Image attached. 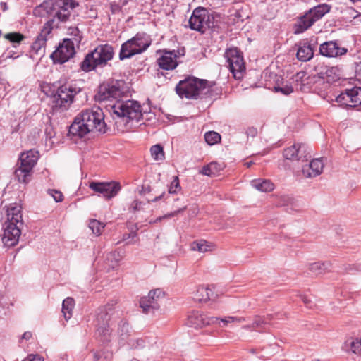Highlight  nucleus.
<instances>
[{"label": "nucleus", "instance_id": "1", "mask_svg": "<svg viewBox=\"0 0 361 361\" xmlns=\"http://www.w3.org/2000/svg\"><path fill=\"white\" fill-rule=\"evenodd\" d=\"M78 6L75 0H48L37 6L34 13L35 15L43 16L47 15L48 20L35 42L32 44V49L36 53L44 52L47 37L54 27H58L61 23L67 22L71 15L72 11Z\"/></svg>", "mask_w": 361, "mask_h": 361}, {"label": "nucleus", "instance_id": "2", "mask_svg": "<svg viewBox=\"0 0 361 361\" xmlns=\"http://www.w3.org/2000/svg\"><path fill=\"white\" fill-rule=\"evenodd\" d=\"M106 132L104 115L102 109L98 106L82 110L69 128V133L79 137H83L90 133Z\"/></svg>", "mask_w": 361, "mask_h": 361}, {"label": "nucleus", "instance_id": "3", "mask_svg": "<svg viewBox=\"0 0 361 361\" xmlns=\"http://www.w3.org/2000/svg\"><path fill=\"white\" fill-rule=\"evenodd\" d=\"M112 111L118 118L115 122L117 126H124L120 129L122 131L131 128L133 123L140 121L143 116L141 105L135 100L118 101L112 106Z\"/></svg>", "mask_w": 361, "mask_h": 361}, {"label": "nucleus", "instance_id": "4", "mask_svg": "<svg viewBox=\"0 0 361 361\" xmlns=\"http://www.w3.org/2000/svg\"><path fill=\"white\" fill-rule=\"evenodd\" d=\"M114 52L113 47L108 44L97 47L93 51L88 54L82 62L81 68L88 72L97 66H104L113 59Z\"/></svg>", "mask_w": 361, "mask_h": 361}, {"label": "nucleus", "instance_id": "5", "mask_svg": "<svg viewBox=\"0 0 361 361\" xmlns=\"http://www.w3.org/2000/svg\"><path fill=\"white\" fill-rule=\"evenodd\" d=\"M151 44L149 37L145 33H137L124 42L121 47L119 59L123 60L145 51Z\"/></svg>", "mask_w": 361, "mask_h": 361}, {"label": "nucleus", "instance_id": "6", "mask_svg": "<svg viewBox=\"0 0 361 361\" xmlns=\"http://www.w3.org/2000/svg\"><path fill=\"white\" fill-rule=\"evenodd\" d=\"M207 81L195 77H188L179 82L176 87L177 94L181 98L196 99L206 88Z\"/></svg>", "mask_w": 361, "mask_h": 361}, {"label": "nucleus", "instance_id": "7", "mask_svg": "<svg viewBox=\"0 0 361 361\" xmlns=\"http://www.w3.org/2000/svg\"><path fill=\"white\" fill-rule=\"evenodd\" d=\"M330 7L326 4L317 5L307 11L301 16L295 25V33H302L310 28L316 21L329 12Z\"/></svg>", "mask_w": 361, "mask_h": 361}, {"label": "nucleus", "instance_id": "8", "mask_svg": "<svg viewBox=\"0 0 361 361\" xmlns=\"http://www.w3.org/2000/svg\"><path fill=\"white\" fill-rule=\"evenodd\" d=\"M39 158L37 151L30 149L23 152L20 157V166L15 171L16 176L22 183H27L31 176L32 170Z\"/></svg>", "mask_w": 361, "mask_h": 361}, {"label": "nucleus", "instance_id": "9", "mask_svg": "<svg viewBox=\"0 0 361 361\" xmlns=\"http://www.w3.org/2000/svg\"><path fill=\"white\" fill-rule=\"evenodd\" d=\"M80 88L68 84L63 85L59 87L54 95L55 104H53L54 109L56 111L67 109L73 102L74 96L80 92Z\"/></svg>", "mask_w": 361, "mask_h": 361}, {"label": "nucleus", "instance_id": "10", "mask_svg": "<svg viewBox=\"0 0 361 361\" xmlns=\"http://www.w3.org/2000/svg\"><path fill=\"white\" fill-rule=\"evenodd\" d=\"M111 307H102L98 309L96 316V336L102 341H108L111 333L110 328Z\"/></svg>", "mask_w": 361, "mask_h": 361}, {"label": "nucleus", "instance_id": "11", "mask_svg": "<svg viewBox=\"0 0 361 361\" xmlns=\"http://www.w3.org/2000/svg\"><path fill=\"white\" fill-rule=\"evenodd\" d=\"M123 93L124 82L122 80H116L101 85L96 97L99 101H105L110 99H118L121 97Z\"/></svg>", "mask_w": 361, "mask_h": 361}, {"label": "nucleus", "instance_id": "12", "mask_svg": "<svg viewBox=\"0 0 361 361\" xmlns=\"http://www.w3.org/2000/svg\"><path fill=\"white\" fill-rule=\"evenodd\" d=\"M164 293L160 288L150 290L147 296L140 299V306L145 314H154L159 310V302L164 298Z\"/></svg>", "mask_w": 361, "mask_h": 361}, {"label": "nucleus", "instance_id": "13", "mask_svg": "<svg viewBox=\"0 0 361 361\" xmlns=\"http://www.w3.org/2000/svg\"><path fill=\"white\" fill-rule=\"evenodd\" d=\"M219 317L209 316L200 311H192L188 316V325L195 329H201L209 325L216 324Z\"/></svg>", "mask_w": 361, "mask_h": 361}, {"label": "nucleus", "instance_id": "14", "mask_svg": "<svg viewBox=\"0 0 361 361\" xmlns=\"http://www.w3.org/2000/svg\"><path fill=\"white\" fill-rule=\"evenodd\" d=\"M75 54L74 42L69 39H64L51 54L54 63L62 64L68 61Z\"/></svg>", "mask_w": 361, "mask_h": 361}, {"label": "nucleus", "instance_id": "15", "mask_svg": "<svg viewBox=\"0 0 361 361\" xmlns=\"http://www.w3.org/2000/svg\"><path fill=\"white\" fill-rule=\"evenodd\" d=\"M225 56L231 70L235 78H240L242 72L245 69L243 58L237 48L226 50Z\"/></svg>", "mask_w": 361, "mask_h": 361}, {"label": "nucleus", "instance_id": "16", "mask_svg": "<svg viewBox=\"0 0 361 361\" xmlns=\"http://www.w3.org/2000/svg\"><path fill=\"white\" fill-rule=\"evenodd\" d=\"M89 186L106 199L115 197L121 190L120 184L117 182H91Z\"/></svg>", "mask_w": 361, "mask_h": 361}, {"label": "nucleus", "instance_id": "17", "mask_svg": "<svg viewBox=\"0 0 361 361\" xmlns=\"http://www.w3.org/2000/svg\"><path fill=\"white\" fill-rule=\"evenodd\" d=\"M209 18L205 10L197 8L189 19L190 27L192 30L204 33L210 27Z\"/></svg>", "mask_w": 361, "mask_h": 361}, {"label": "nucleus", "instance_id": "18", "mask_svg": "<svg viewBox=\"0 0 361 361\" xmlns=\"http://www.w3.org/2000/svg\"><path fill=\"white\" fill-rule=\"evenodd\" d=\"M20 234V226L5 223L1 238L3 244L8 247L15 246L18 243Z\"/></svg>", "mask_w": 361, "mask_h": 361}, {"label": "nucleus", "instance_id": "19", "mask_svg": "<svg viewBox=\"0 0 361 361\" xmlns=\"http://www.w3.org/2000/svg\"><path fill=\"white\" fill-rule=\"evenodd\" d=\"M345 47H340L336 42L329 41L322 44L319 47L320 54L326 57H338L347 53Z\"/></svg>", "mask_w": 361, "mask_h": 361}, {"label": "nucleus", "instance_id": "20", "mask_svg": "<svg viewBox=\"0 0 361 361\" xmlns=\"http://www.w3.org/2000/svg\"><path fill=\"white\" fill-rule=\"evenodd\" d=\"M177 58L175 51H166L157 59V64L164 70H173L178 66Z\"/></svg>", "mask_w": 361, "mask_h": 361}, {"label": "nucleus", "instance_id": "21", "mask_svg": "<svg viewBox=\"0 0 361 361\" xmlns=\"http://www.w3.org/2000/svg\"><path fill=\"white\" fill-rule=\"evenodd\" d=\"M323 168L322 159H314L308 164L302 166V173L305 178H313L320 175Z\"/></svg>", "mask_w": 361, "mask_h": 361}, {"label": "nucleus", "instance_id": "22", "mask_svg": "<svg viewBox=\"0 0 361 361\" xmlns=\"http://www.w3.org/2000/svg\"><path fill=\"white\" fill-rule=\"evenodd\" d=\"M7 221L5 223H13L15 225L22 226L23 218L21 206L17 203L11 204L6 209Z\"/></svg>", "mask_w": 361, "mask_h": 361}, {"label": "nucleus", "instance_id": "23", "mask_svg": "<svg viewBox=\"0 0 361 361\" xmlns=\"http://www.w3.org/2000/svg\"><path fill=\"white\" fill-rule=\"evenodd\" d=\"M314 55V47L308 42H303L299 45L297 58L301 61H310Z\"/></svg>", "mask_w": 361, "mask_h": 361}, {"label": "nucleus", "instance_id": "24", "mask_svg": "<svg viewBox=\"0 0 361 361\" xmlns=\"http://www.w3.org/2000/svg\"><path fill=\"white\" fill-rule=\"evenodd\" d=\"M216 297L214 296L213 290L209 287L201 286L197 289L196 293L194 295L193 299L195 301L200 302H206L210 300H214Z\"/></svg>", "mask_w": 361, "mask_h": 361}, {"label": "nucleus", "instance_id": "25", "mask_svg": "<svg viewBox=\"0 0 361 361\" xmlns=\"http://www.w3.org/2000/svg\"><path fill=\"white\" fill-rule=\"evenodd\" d=\"M331 267V264L329 262H317L311 263L308 265V269L311 274L318 276L329 271Z\"/></svg>", "mask_w": 361, "mask_h": 361}, {"label": "nucleus", "instance_id": "26", "mask_svg": "<svg viewBox=\"0 0 361 361\" xmlns=\"http://www.w3.org/2000/svg\"><path fill=\"white\" fill-rule=\"evenodd\" d=\"M251 185L256 190L264 192H271L274 189V183L267 179L252 180L251 181Z\"/></svg>", "mask_w": 361, "mask_h": 361}, {"label": "nucleus", "instance_id": "27", "mask_svg": "<svg viewBox=\"0 0 361 361\" xmlns=\"http://www.w3.org/2000/svg\"><path fill=\"white\" fill-rule=\"evenodd\" d=\"M4 38L12 44L13 49H16L25 39V36L18 32H11L4 35Z\"/></svg>", "mask_w": 361, "mask_h": 361}, {"label": "nucleus", "instance_id": "28", "mask_svg": "<svg viewBox=\"0 0 361 361\" xmlns=\"http://www.w3.org/2000/svg\"><path fill=\"white\" fill-rule=\"evenodd\" d=\"M323 78L329 83L334 82L340 79L341 70L337 66L329 67L326 68Z\"/></svg>", "mask_w": 361, "mask_h": 361}, {"label": "nucleus", "instance_id": "29", "mask_svg": "<svg viewBox=\"0 0 361 361\" xmlns=\"http://www.w3.org/2000/svg\"><path fill=\"white\" fill-rule=\"evenodd\" d=\"M213 247L212 243L204 240H197L191 244V249L192 250L198 251L202 253L212 250Z\"/></svg>", "mask_w": 361, "mask_h": 361}, {"label": "nucleus", "instance_id": "30", "mask_svg": "<svg viewBox=\"0 0 361 361\" xmlns=\"http://www.w3.org/2000/svg\"><path fill=\"white\" fill-rule=\"evenodd\" d=\"M74 306L75 302L72 298H67L63 301L62 312L66 321L71 317Z\"/></svg>", "mask_w": 361, "mask_h": 361}, {"label": "nucleus", "instance_id": "31", "mask_svg": "<svg viewBox=\"0 0 361 361\" xmlns=\"http://www.w3.org/2000/svg\"><path fill=\"white\" fill-rule=\"evenodd\" d=\"M297 151L295 160L304 161L311 157L310 149L305 144H298Z\"/></svg>", "mask_w": 361, "mask_h": 361}, {"label": "nucleus", "instance_id": "32", "mask_svg": "<svg viewBox=\"0 0 361 361\" xmlns=\"http://www.w3.org/2000/svg\"><path fill=\"white\" fill-rule=\"evenodd\" d=\"M121 259V255L118 252H111L106 255V264L109 269H114L118 264V262Z\"/></svg>", "mask_w": 361, "mask_h": 361}, {"label": "nucleus", "instance_id": "33", "mask_svg": "<svg viewBox=\"0 0 361 361\" xmlns=\"http://www.w3.org/2000/svg\"><path fill=\"white\" fill-rule=\"evenodd\" d=\"M127 343L131 348L138 349L145 347L146 342L145 339L132 334L127 340Z\"/></svg>", "mask_w": 361, "mask_h": 361}, {"label": "nucleus", "instance_id": "34", "mask_svg": "<svg viewBox=\"0 0 361 361\" xmlns=\"http://www.w3.org/2000/svg\"><path fill=\"white\" fill-rule=\"evenodd\" d=\"M351 94L350 89L345 90V92H341L336 97V102L341 105L350 106L351 104Z\"/></svg>", "mask_w": 361, "mask_h": 361}, {"label": "nucleus", "instance_id": "35", "mask_svg": "<svg viewBox=\"0 0 361 361\" xmlns=\"http://www.w3.org/2000/svg\"><path fill=\"white\" fill-rule=\"evenodd\" d=\"M351 104L350 106H361V87H353L350 89Z\"/></svg>", "mask_w": 361, "mask_h": 361}, {"label": "nucleus", "instance_id": "36", "mask_svg": "<svg viewBox=\"0 0 361 361\" xmlns=\"http://www.w3.org/2000/svg\"><path fill=\"white\" fill-rule=\"evenodd\" d=\"M118 334L122 340L126 341L132 336L130 331L129 324L127 322L121 321L118 324Z\"/></svg>", "mask_w": 361, "mask_h": 361}, {"label": "nucleus", "instance_id": "37", "mask_svg": "<svg viewBox=\"0 0 361 361\" xmlns=\"http://www.w3.org/2000/svg\"><path fill=\"white\" fill-rule=\"evenodd\" d=\"M345 345L350 348V350L354 353L361 352V337L351 338L345 342Z\"/></svg>", "mask_w": 361, "mask_h": 361}, {"label": "nucleus", "instance_id": "38", "mask_svg": "<svg viewBox=\"0 0 361 361\" xmlns=\"http://www.w3.org/2000/svg\"><path fill=\"white\" fill-rule=\"evenodd\" d=\"M245 321L244 317L227 316L224 318L219 317V322L216 324L220 326H226L232 323H241Z\"/></svg>", "mask_w": 361, "mask_h": 361}, {"label": "nucleus", "instance_id": "39", "mask_svg": "<svg viewBox=\"0 0 361 361\" xmlns=\"http://www.w3.org/2000/svg\"><path fill=\"white\" fill-rule=\"evenodd\" d=\"M89 228L94 234L99 235L104 228V224L97 219H91L89 221Z\"/></svg>", "mask_w": 361, "mask_h": 361}, {"label": "nucleus", "instance_id": "40", "mask_svg": "<svg viewBox=\"0 0 361 361\" xmlns=\"http://www.w3.org/2000/svg\"><path fill=\"white\" fill-rule=\"evenodd\" d=\"M150 152L154 160L161 161L164 159L163 147L160 145H153L150 149Z\"/></svg>", "mask_w": 361, "mask_h": 361}, {"label": "nucleus", "instance_id": "41", "mask_svg": "<svg viewBox=\"0 0 361 361\" xmlns=\"http://www.w3.org/2000/svg\"><path fill=\"white\" fill-rule=\"evenodd\" d=\"M204 139L209 145L218 143L221 140V135L214 131H209L205 133Z\"/></svg>", "mask_w": 361, "mask_h": 361}, {"label": "nucleus", "instance_id": "42", "mask_svg": "<svg viewBox=\"0 0 361 361\" xmlns=\"http://www.w3.org/2000/svg\"><path fill=\"white\" fill-rule=\"evenodd\" d=\"M293 199L288 195H279L276 197V204L279 207L288 206L291 204Z\"/></svg>", "mask_w": 361, "mask_h": 361}, {"label": "nucleus", "instance_id": "43", "mask_svg": "<svg viewBox=\"0 0 361 361\" xmlns=\"http://www.w3.org/2000/svg\"><path fill=\"white\" fill-rule=\"evenodd\" d=\"M274 90L275 92H281L284 95H289L293 92L294 89L291 85L286 83L274 86Z\"/></svg>", "mask_w": 361, "mask_h": 361}, {"label": "nucleus", "instance_id": "44", "mask_svg": "<svg viewBox=\"0 0 361 361\" xmlns=\"http://www.w3.org/2000/svg\"><path fill=\"white\" fill-rule=\"evenodd\" d=\"M186 209H187V207L186 206H183V207H180V208H179L177 210H175L173 212H171L170 213L164 214V216H159V217L157 218L154 221H150V223L155 224V223H157V222H160L163 219H169V218H171V217L176 216L179 213H181V212H184Z\"/></svg>", "mask_w": 361, "mask_h": 361}, {"label": "nucleus", "instance_id": "45", "mask_svg": "<svg viewBox=\"0 0 361 361\" xmlns=\"http://www.w3.org/2000/svg\"><path fill=\"white\" fill-rule=\"evenodd\" d=\"M298 144H294L291 147L284 149L283 156L286 159H295L297 155Z\"/></svg>", "mask_w": 361, "mask_h": 361}, {"label": "nucleus", "instance_id": "46", "mask_svg": "<svg viewBox=\"0 0 361 361\" xmlns=\"http://www.w3.org/2000/svg\"><path fill=\"white\" fill-rule=\"evenodd\" d=\"M23 54V51L14 49H7L2 55L1 58L4 60L12 59H16L20 57Z\"/></svg>", "mask_w": 361, "mask_h": 361}, {"label": "nucleus", "instance_id": "47", "mask_svg": "<svg viewBox=\"0 0 361 361\" xmlns=\"http://www.w3.org/2000/svg\"><path fill=\"white\" fill-rule=\"evenodd\" d=\"M180 189V186L179 184V180L178 176H175L173 181L171 182L169 188V192L171 194H175Z\"/></svg>", "mask_w": 361, "mask_h": 361}, {"label": "nucleus", "instance_id": "48", "mask_svg": "<svg viewBox=\"0 0 361 361\" xmlns=\"http://www.w3.org/2000/svg\"><path fill=\"white\" fill-rule=\"evenodd\" d=\"M48 192L50 195L53 197L54 200L56 202H59L63 200V195L60 191L56 190H49Z\"/></svg>", "mask_w": 361, "mask_h": 361}, {"label": "nucleus", "instance_id": "49", "mask_svg": "<svg viewBox=\"0 0 361 361\" xmlns=\"http://www.w3.org/2000/svg\"><path fill=\"white\" fill-rule=\"evenodd\" d=\"M22 361H44V357L38 354H30Z\"/></svg>", "mask_w": 361, "mask_h": 361}, {"label": "nucleus", "instance_id": "50", "mask_svg": "<svg viewBox=\"0 0 361 361\" xmlns=\"http://www.w3.org/2000/svg\"><path fill=\"white\" fill-rule=\"evenodd\" d=\"M142 204H143L142 202H141L138 200H135L131 203V204L130 206V209L133 212L139 211L142 209Z\"/></svg>", "mask_w": 361, "mask_h": 361}, {"label": "nucleus", "instance_id": "51", "mask_svg": "<svg viewBox=\"0 0 361 361\" xmlns=\"http://www.w3.org/2000/svg\"><path fill=\"white\" fill-rule=\"evenodd\" d=\"M266 323V319H264L259 317H257L252 324V327L253 329L261 328L262 327V325L265 324Z\"/></svg>", "mask_w": 361, "mask_h": 361}, {"label": "nucleus", "instance_id": "52", "mask_svg": "<svg viewBox=\"0 0 361 361\" xmlns=\"http://www.w3.org/2000/svg\"><path fill=\"white\" fill-rule=\"evenodd\" d=\"M208 165L212 171L213 176H214L221 169V165L216 162H211Z\"/></svg>", "mask_w": 361, "mask_h": 361}, {"label": "nucleus", "instance_id": "53", "mask_svg": "<svg viewBox=\"0 0 361 361\" xmlns=\"http://www.w3.org/2000/svg\"><path fill=\"white\" fill-rule=\"evenodd\" d=\"M200 173H202V175H204V176H213L212 174V169L209 168V165H206L204 166L202 170L200 171Z\"/></svg>", "mask_w": 361, "mask_h": 361}, {"label": "nucleus", "instance_id": "54", "mask_svg": "<svg viewBox=\"0 0 361 361\" xmlns=\"http://www.w3.org/2000/svg\"><path fill=\"white\" fill-rule=\"evenodd\" d=\"M198 208L197 206L194 205L192 206L190 209V216L191 217H194V216H196L198 214Z\"/></svg>", "mask_w": 361, "mask_h": 361}, {"label": "nucleus", "instance_id": "55", "mask_svg": "<svg viewBox=\"0 0 361 361\" xmlns=\"http://www.w3.org/2000/svg\"><path fill=\"white\" fill-rule=\"evenodd\" d=\"M103 352H96L94 353V359L95 361H98L103 355Z\"/></svg>", "mask_w": 361, "mask_h": 361}, {"label": "nucleus", "instance_id": "56", "mask_svg": "<svg viewBox=\"0 0 361 361\" xmlns=\"http://www.w3.org/2000/svg\"><path fill=\"white\" fill-rule=\"evenodd\" d=\"M32 334L31 332L30 331H26L25 332L23 336H22V338L23 339H25V340H29L31 337H32Z\"/></svg>", "mask_w": 361, "mask_h": 361}, {"label": "nucleus", "instance_id": "57", "mask_svg": "<svg viewBox=\"0 0 361 361\" xmlns=\"http://www.w3.org/2000/svg\"><path fill=\"white\" fill-rule=\"evenodd\" d=\"M70 30H71V32H70L71 35H73L75 37H78V36L79 37L80 31L77 27L71 28Z\"/></svg>", "mask_w": 361, "mask_h": 361}, {"label": "nucleus", "instance_id": "58", "mask_svg": "<svg viewBox=\"0 0 361 361\" xmlns=\"http://www.w3.org/2000/svg\"><path fill=\"white\" fill-rule=\"evenodd\" d=\"M0 8L3 11H6L8 10V7L6 2H1L0 3Z\"/></svg>", "mask_w": 361, "mask_h": 361}, {"label": "nucleus", "instance_id": "59", "mask_svg": "<svg viewBox=\"0 0 361 361\" xmlns=\"http://www.w3.org/2000/svg\"><path fill=\"white\" fill-rule=\"evenodd\" d=\"M111 11L114 13L119 11V10H120V8L118 5L111 4Z\"/></svg>", "mask_w": 361, "mask_h": 361}, {"label": "nucleus", "instance_id": "60", "mask_svg": "<svg viewBox=\"0 0 361 361\" xmlns=\"http://www.w3.org/2000/svg\"><path fill=\"white\" fill-rule=\"evenodd\" d=\"M248 135L255 136L257 134V130L254 128H250L247 132Z\"/></svg>", "mask_w": 361, "mask_h": 361}, {"label": "nucleus", "instance_id": "61", "mask_svg": "<svg viewBox=\"0 0 361 361\" xmlns=\"http://www.w3.org/2000/svg\"><path fill=\"white\" fill-rule=\"evenodd\" d=\"M305 73L304 72H299L296 74L295 78L296 80L298 81V79H302L303 76H305Z\"/></svg>", "mask_w": 361, "mask_h": 361}, {"label": "nucleus", "instance_id": "62", "mask_svg": "<svg viewBox=\"0 0 361 361\" xmlns=\"http://www.w3.org/2000/svg\"><path fill=\"white\" fill-rule=\"evenodd\" d=\"M164 192H163L161 195L156 197L154 199L152 200L151 202H157L159 200L162 196L164 195Z\"/></svg>", "mask_w": 361, "mask_h": 361}, {"label": "nucleus", "instance_id": "63", "mask_svg": "<svg viewBox=\"0 0 361 361\" xmlns=\"http://www.w3.org/2000/svg\"><path fill=\"white\" fill-rule=\"evenodd\" d=\"M302 300L304 303L306 305H307L310 302V300H308L306 297H302Z\"/></svg>", "mask_w": 361, "mask_h": 361}, {"label": "nucleus", "instance_id": "64", "mask_svg": "<svg viewBox=\"0 0 361 361\" xmlns=\"http://www.w3.org/2000/svg\"><path fill=\"white\" fill-rule=\"evenodd\" d=\"M252 164V161H249V162H246L245 163V165L247 166V167H250Z\"/></svg>", "mask_w": 361, "mask_h": 361}]
</instances>
